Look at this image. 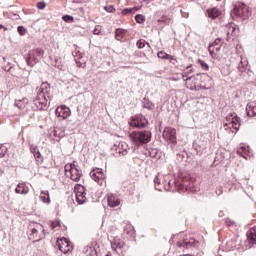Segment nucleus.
<instances>
[{
    "label": "nucleus",
    "instance_id": "nucleus-26",
    "mask_svg": "<svg viewBox=\"0 0 256 256\" xmlns=\"http://www.w3.org/2000/svg\"><path fill=\"white\" fill-rule=\"evenodd\" d=\"M142 107L144 109H149V111H153V109H155V104H152L149 99L144 98L142 101Z\"/></svg>",
    "mask_w": 256,
    "mask_h": 256
},
{
    "label": "nucleus",
    "instance_id": "nucleus-37",
    "mask_svg": "<svg viewBox=\"0 0 256 256\" xmlns=\"http://www.w3.org/2000/svg\"><path fill=\"white\" fill-rule=\"evenodd\" d=\"M136 45H137L138 49H143L145 47V45H147V47H149V43L145 42V40H143V39H140Z\"/></svg>",
    "mask_w": 256,
    "mask_h": 256
},
{
    "label": "nucleus",
    "instance_id": "nucleus-43",
    "mask_svg": "<svg viewBox=\"0 0 256 256\" xmlns=\"http://www.w3.org/2000/svg\"><path fill=\"white\" fill-rule=\"evenodd\" d=\"M105 11H107L108 13H115V7L113 5L106 6Z\"/></svg>",
    "mask_w": 256,
    "mask_h": 256
},
{
    "label": "nucleus",
    "instance_id": "nucleus-58",
    "mask_svg": "<svg viewBox=\"0 0 256 256\" xmlns=\"http://www.w3.org/2000/svg\"><path fill=\"white\" fill-rule=\"evenodd\" d=\"M217 1H221V0H217Z\"/></svg>",
    "mask_w": 256,
    "mask_h": 256
},
{
    "label": "nucleus",
    "instance_id": "nucleus-52",
    "mask_svg": "<svg viewBox=\"0 0 256 256\" xmlns=\"http://www.w3.org/2000/svg\"><path fill=\"white\" fill-rule=\"evenodd\" d=\"M219 49H221V46H215V47H214V50H215V51H219Z\"/></svg>",
    "mask_w": 256,
    "mask_h": 256
},
{
    "label": "nucleus",
    "instance_id": "nucleus-36",
    "mask_svg": "<svg viewBox=\"0 0 256 256\" xmlns=\"http://www.w3.org/2000/svg\"><path fill=\"white\" fill-rule=\"evenodd\" d=\"M7 155V146L0 144V159H3Z\"/></svg>",
    "mask_w": 256,
    "mask_h": 256
},
{
    "label": "nucleus",
    "instance_id": "nucleus-2",
    "mask_svg": "<svg viewBox=\"0 0 256 256\" xmlns=\"http://www.w3.org/2000/svg\"><path fill=\"white\" fill-rule=\"evenodd\" d=\"M51 86L47 82H43L38 89L37 96L34 99V105L39 111L43 110L44 107H47V97H49V89Z\"/></svg>",
    "mask_w": 256,
    "mask_h": 256
},
{
    "label": "nucleus",
    "instance_id": "nucleus-3",
    "mask_svg": "<svg viewBox=\"0 0 256 256\" xmlns=\"http://www.w3.org/2000/svg\"><path fill=\"white\" fill-rule=\"evenodd\" d=\"M241 127V118L236 114H230L226 117V122L223 125V129L228 133H237Z\"/></svg>",
    "mask_w": 256,
    "mask_h": 256
},
{
    "label": "nucleus",
    "instance_id": "nucleus-4",
    "mask_svg": "<svg viewBox=\"0 0 256 256\" xmlns=\"http://www.w3.org/2000/svg\"><path fill=\"white\" fill-rule=\"evenodd\" d=\"M130 140L134 145H146L151 141V132L149 131H134L130 134Z\"/></svg>",
    "mask_w": 256,
    "mask_h": 256
},
{
    "label": "nucleus",
    "instance_id": "nucleus-7",
    "mask_svg": "<svg viewBox=\"0 0 256 256\" xmlns=\"http://www.w3.org/2000/svg\"><path fill=\"white\" fill-rule=\"evenodd\" d=\"M45 229H43L42 225L37 224L36 227H34L29 235V239L33 240L34 242H39L41 239H45Z\"/></svg>",
    "mask_w": 256,
    "mask_h": 256
},
{
    "label": "nucleus",
    "instance_id": "nucleus-56",
    "mask_svg": "<svg viewBox=\"0 0 256 256\" xmlns=\"http://www.w3.org/2000/svg\"><path fill=\"white\" fill-rule=\"evenodd\" d=\"M0 29H3V25L0 24Z\"/></svg>",
    "mask_w": 256,
    "mask_h": 256
},
{
    "label": "nucleus",
    "instance_id": "nucleus-54",
    "mask_svg": "<svg viewBox=\"0 0 256 256\" xmlns=\"http://www.w3.org/2000/svg\"><path fill=\"white\" fill-rule=\"evenodd\" d=\"M52 229H55V223H52Z\"/></svg>",
    "mask_w": 256,
    "mask_h": 256
},
{
    "label": "nucleus",
    "instance_id": "nucleus-55",
    "mask_svg": "<svg viewBox=\"0 0 256 256\" xmlns=\"http://www.w3.org/2000/svg\"><path fill=\"white\" fill-rule=\"evenodd\" d=\"M184 256H193V255H191V254H185Z\"/></svg>",
    "mask_w": 256,
    "mask_h": 256
},
{
    "label": "nucleus",
    "instance_id": "nucleus-28",
    "mask_svg": "<svg viewBox=\"0 0 256 256\" xmlns=\"http://www.w3.org/2000/svg\"><path fill=\"white\" fill-rule=\"evenodd\" d=\"M248 65H249V62H247V60L242 59L238 64V71H240V73H245L247 71Z\"/></svg>",
    "mask_w": 256,
    "mask_h": 256
},
{
    "label": "nucleus",
    "instance_id": "nucleus-19",
    "mask_svg": "<svg viewBox=\"0 0 256 256\" xmlns=\"http://www.w3.org/2000/svg\"><path fill=\"white\" fill-rule=\"evenodd\" d=\"M207 15L210 19H217L221 15V10L217 7L207 9Z\"/></svg>",
    "mask_w": 256,
    "mask_h": 256
},
{
    "label": "nucleus",
    "instance_id": "nucleus-23",
    "mask_svg": "<svg viewBox=\"0 0 256 256\" xmlns=\"http://www.w3.org/2000/svg\"><path fill=\"white\" fill-rule=\"evenodd\" d=\"M40 200L42 201V203H46L47 205H49V203H51V198L49 197V191L42 190L40 193Z\"/></svg>",
    "mask_w": 256,
    "mask_h": 256
},
{
    "label": "nucleus",
    "instance_id": "nucleus-41",
    "mask_svg": "<svg viewBox=\"0 0 256 256\" xmlns=\"http://www.w3.org/2000/svg\"><path fill=\"white\" fill-rule=\"evenodd\" d=\"M170 21L171 20H169V18H165V17L158 19V23H161L162 25H167L169 24Z\"/></svg>",
    "mask_w": 256,
    "mask_h": 256
},
{
    "label": "nucleus",
    "instance_id": "nucleus-44",
    "mask_svg": "<svg viewBox=\"0 0 256 256\" xmlns=\"http://www.w3.org/2000/svg\"><path fill=\"white\" fill-rule=\"evenodd\" d=\"M149 156L155 159V157H157V149L149 150Z\"/></svg>",
    "mask_w": 256,
    "mask_h": 256
},
{
    "label": "nucleus",
    "instance_id": "nucleus-24",
    "mask_svg": "<svg viewBox=\"0 0 256 256\" xmlns=\"http://www.w3.org/2000/svg\"><path fill=\"white\" fill-rule=\"evenodd\" d=\"M121 204V201L117 199L114 195H109L108 196V205L109 207H119Z\"/></svg>",
    "mask_w": 256,
    "mask_h": 256
},
{
    "label": "nucleus",
    "instance_id": "nucleus-9",
    "mask_svg": "<svg viewBox=\"0 0 256 256\" xmlns=\"http://www.w3.org/2000/svg\"><path fill=\"white\" fill-rule=\"evenodd\" d=\"M74 192L78 205H83V203L87 201V193H85V187L81 184H76L74 187Z\"/></svg>",
    "mask_w": 256,
    "mask_h": 256
},
{
    "label": "nucleus",
    "instance_id": "nucleus-25",
    "mask_svg": "<svg viewBox=\"0 0 256 256\" xmlns=\"http://www.w3.org/2000/svg\"><path fill=\"white\" fill-rule=\"evenodd\" d=\"M247 238L250 241V243H252V245L256 244V228H251L247 232Z\"/></svg>",
    "mask_w": 256,
    "mask_h": 256
},
{
    "label": "nucleus",
    "instance_id": "nucleus-11",
    "mask_svg": "<svg viewBox=\"0 0 256 256\" xmlns=\"http://www.w3.org/2000/svg\"><path fill=\"white\" fill-rule=\"evenodd\" d=\"M177 131L175 128H165L162 137L168 141V143H172V145H177Z\"/></svg>",
    "mask_w": 256,
    "mask_h": 256
},
{
    "label": "nucleus",
    "instance_id": "nucleus-47",
    "mask_svg": "<svg viewBox=\"0 0 256 256\" xmlns=\"http://www.w3.org/2000/svg\"><path fill=\"white\" fill-rule=\"evenodd\" d=\"M34 157H35L36 161H38V163H39V161H41V152H39V150H38L36 153H34Z\"/></svg>",
    "mask_w": 256,
    "mask_h": 256
},
{
    "label": "nucleus",
    "instance_id": "nucleus-20",
    "mask_svg": "<svg viewBox=\"0 0 256 256\" xmlns=\"http://www.w3.org/2000/svg\"><path fill=\"white\" fill-rule=\"evenodd\" d=\"M124 245L125 242L120 238H114V240L111 242V248L113 249V251H117V249H123Z\"/></svg>",
    "mask_w": 256,
    "mask_h": 256
},
{
    "label": "nucleus",
    "instance_id": "nucleus-8",
    "mask_svg": "<svg viewBox=\"0 0 256 256\" xmlns=\"http://www.w3.org/2000/svg\"><path fill=\"white\" fill-rule=\"evenodd\" d=\"M234 14H236L237 17L247 19V17H249V7L243 2H237L234 5Z\"/></svg>",
    "mask_w": 256,
    "mask_h": 256
},
{
    "label": "nucleus",
    "instance_id": "nucleus-49",
    "mask_svg": "<svg viewBox=\"0 0 256 256\" xmlns=\"http://www.w3.org/2000/svg\"><path fill=\"white\" fill-rule=\"evenodd\" d=\"M226 225H228V227H233V225H235V221L233 220H226Z\"/></svg>",
    "mask_w": 256,
    "mask_h": 256
},
{
    "label": "nucleus",
    "instance_id": "nucleus-57",
    "mask_svg": "<svg viewBox=\"0 0 256 256\" xmlns=\"http://www.w3.org/2000/svg\"><path fill=\"white\" fill-rule=\"evenodd\" d=\"M170 60H173V58H172V59H170ZM170 63H173V61H170Z\"/></svg>",
    "mask_w": 256,
    "mask_h": 256
},
{
    "label": "nucleus",
    "instance_id": "nucleus-34",
    "mask_svg": "<svg viewBox=\"0 0 256 256\" xmlns=\"http://www.w3.org/2000/svg\"><path fill=\"white\" fill-rule=\"evenodd\" d=\"M227 37H229L230 35H235V31H236V29H235V24H229L228 26H227Z\"/></svg>",
    "mask_w": 256,
    "mask_h": 256
},
{
    "label": "nucleus",
    "instance_id": "nucleus-16",
    "mask_svg": "<svg viewBox=\"0 0 256 256\" xmlns=\"http://www.w3.org/2000/svg\"><path fill=\"white\" fill-rule=\"evenodd\" d=\"M199 245L198 241H195V239H190V240H180L177 242V247H185L186 249H189V247H197Z\"/></svg>",
    "mask_w": 256,
    "mask_h": 256
},
{
    "label": "nucleus",
    "instance_id": "nucleus-45",
    "mask_svg": "<svg viewBox=\"0 0 256 256\" xmlns=\"http://www.w3.org/2000/svg\"><path fill=\"white\" fill-rule=\"evenodd\" d=\"M30 151L33 155H35V153L39 151V148H37L35 145H30Z\"/></svg>",
    "mask_w": 256,
    "mask_h": 256
},
{
    "label": "nucleus",
    "instance_id": "nucleus-14",
    "mask_svg": "<svg viewBox=\"0 0 256 256\" xmlns=\"http://www.w3.org/2000/svg\"><path fill=\"white\" fill-rule=\"evenodd\" d=\"M56 117H59L60 119H69L71 117V109L65 105L58 106L56 108Z\"/></svg>",
    "mask_w": 256,
    "mask_h": 256
},
{
    "label": "nucleus",
    "instance_id": "nucleus-53",
    "mask_svg": "<svg viewBox=\"0 0 256 256\" xmlns=\"http://www.w3.org/2000/svg\"><path fill=\"white\" fill-rule=\"evenodd\" d=\"M14 17H16V19H19V15L17 14H14Z\"/></svg>",
    "mask_w": 256,
    "mask_h": 256
},
{
    "label": "nucleus",
    "instance_id": "nucleus-39",
    "mask_svg": "<svg viewBox=\"0 0 256 256\" xmlns=\"http://www.w3.org/2000/svg\"><path fill=\"white\" fill-rule=\"evenodd\" d=\"M198 63H199V65H201V67L204 71H209V64L205 63V61L199 60Z\"/></svg>",
    "mask_w": 256,
    "mask_h": 256
},
{
    "label": "nucleus",
    "instance_id": "nucleus-35",
    "mask_svg": "<svg viewBox=\"0 0 256 256\" xmlns=\"http://www.w3.org/2000/svg\"><path fill=\"white\" fill-rule=\"evenodd\" d=\"M138 11L137 7L134 8H125L122 10V15H129L131 13H136Z\"/></svg>",
    "mask_w": 256,
    "mask_h": 256
},
{
    "label": "nucleus",
    "instance_id": "nucleus-12",
    "mask_svg": "<svg viewBox=\"0 0 256 256\" xmlns=\"http://www.w3.org/2000/svg\"><path fill=\"white\" fill-rule=\"evenodd\" d=\"M90 177L98 183V185H103L105 183V173H103V170L101 168H96L90 172Z\"/></svg>",
    "mask_w": 256,
    "mask_h": 256
},
{
    "label": "nucleus",
    "instance_id": "nucleus-22",
    "mask_svg": "<svg viewBox=\"0 0 256 256\" xmlns=\"http://www.w3.org/2000/svg\"><path fill=\"white\" fill-rule=\"evenodd\" d=\"M163 179H165V177L161 174H158L155 176L154 178V185H155V189L156 191H162L161 189V183H163Z\"/></svg>",
    "mask_w": 256,
    "mask_h": 256
},
{
    "label": "nucleus",
    "instance_id": "nucleus-50",
    "mask_svg": "<svg viewBox=\"0 0 256 256\" xmlns=\"http://www.w3.org/2000/svg\"><path fill=\"white\" fill-rule=\"evenodd\" d=\"M228 247H230V249H233L235 247V241L231 240L227 242Z\"/></svg>",
    "mask_w": 256,
    "mask_h": 256
},
{
    "label": "nucleus",
    "instance_id": "nucleus-21",
    "mask_svg": "<svg viewBox=\"0 0 256 256\" xmlns=\"http://www.w3.org/2000/svg\"><path fill=\"white\" fill-rule=\"evenodd\" d=\"M131 151V148H129V145H127V143L125 142H122L120 145H119V148H118V153H120V155H129V152Z\"/></svg>",
    "mask_w": 256,
    "mask_h": 256
},
{
    "label": "nucleus",
    "instance_id": "nucleus-40",
    "mask_svg": "<svg viewBox=\"0 0 256 256\" xmlns=\"http://www.w3.org/2000/svg\"><path fill=\"white\" fill-rule=\"evenodd\" d=\"M63 21H65V23H73V16L70 15H64L62 17Z\"/></svg>",
    "mask_w": 256,
    "mask_h": 256
},
{
    "label": "nucleus",
    "instance_id": "nucleus-46",
    "mask_svg": "<svg viewBox=\"0 0 256 256\" xmlns=\"http://www.w3.org/2000/svg\"><path fill=\"white\" fill-rule=\"evenodd\" d=\"M94 35H101V26H96L93 30Z\"/></svg>",
    "mask_w": 256,
    "mask_h": 256
},
{
    "label": "nucleus",
    "instance_id": "nucleus-15",
    "mask_svg": "<svg viewBox=\"0 0 256 256\" xmlns=\"http://www.w3.org/2000/svg\"><path fill=\"white\" fill-rule=\"evenodd\" d=\"M57 246L61 253H69V251L73 249V247L71 246V242H69L67 238H62L60 242L57 241Z\"/></svg>",
    "mask_w": 256,
    "mask_h": 256
},
{
    "label": "nucleus",
    "instance_id": "nucleus-6",
    "mask_svg": "<svg viewBox=\"0 0 256 256\" xmlns=\"http://www.w3.org/2000/svg\"><path fill=\"white\" fill-rule=\"evenodd\" d=\"M65 171L66 173H69L70 179L76 182H79L81 179V175H83V171H81V168L79 167V165L75 164V162L70 165H66Z\"/></svg>",
    "mask_w": 256,
    "mask_h": 256
},
{
    "label": "nucleus",
    "instance_id": "nucleus-30",
    "mask_svg": "<svg viewBox=\"0 0 256 256\" xmlns=\"http://www.w3.org/2000/svg\"><path fill=\"white\" fill-rule=\"evenodd\" d=\"M194 69L193 66H188L182 73V78L185 81V79H187L188 77H191V73H194Z\"/></svg>",
    "mask_w": 256,
    "mask_h": 256
},
{
    "label": "nucleus",
    "instance_id": "nucleus-10",
    "mask_svg": "<svg viewBox=\"0 0 256 256\" xmlns=\"http://www.w3.org/2000/svg\"><path fill=\"white\" fill-rule=\"evenodd\" d=\"M185 187H187V184H182L179 179H174L173 183L169 181L167 185H164L165 191H172V193H175V191H183Z\"/></svg>",
    "mask_w": 256,
    "mask_h": 256
},
{
    "label": "nucleus",
    "instance_id": "nucleus-33",
    "mask_svg": "<svg viewBox=\"0 0 256 256\" xmlns=\"http://www.w3.org/2000/svg\"><path fill=\"white\" fill-rule=\"evenodd\" d=\"M157 57L159 59H173V57L171 55L167 54V52H165V51H159L157 53Z\"/></svg>",
    "mask_w": 256,
    "mask_h": 256
},
{
    "label": "nucleus",
    "instance_id": "nucleus-27",
    "mask_svg": "<svg viewBox=\"0 0 256 256\" xmlns=\"http://www.w3.org/2000/svg\"><path fill=\"white\" fill-rule=\"evenodd\" d=\"M27 103H29V100L27 98H23L21 100H16L14 105L15 107H18V109H23L26 107Z\"/></svg>",
    "mask_w": 256,
    "mask_h": 256
},
{
    "label": "nucleus",
    "instance_id": "nucleus-18",
    "mask_svg": "<svg viewBox=\"0 0 256 256\" xmlns=\"http://www.w3.org/2000/svg\"><path fill=\"white\" fill-rule=\"evenodd\" d=\"M15 193L20 195H27L29 193V187L26 183H19L15 189Z\"/></svg>",
    "mask_w": 256,
    "mask_h": 256
},
{
    "label": "nucleus",
    "instance_id": "nucleus-29",
    "mask_svg": "<svg viewBox=\"0 0 256 256\" xmlns=\"http://www.w3.org/2000/svg\"><path fill=\"white\" fill-rule=\"evenodd\" d=\"M219 43H221V39L217 38L209 47L208 51L211 56H213V53H215V47L219 46Z\"/></svg>",
    "mask_w": 256,
    "mask_h": 256
},
{
    "label": "nucleus",
    "instance_id": "nucleus-38",
    "mask_svg": "<svg viewBox=\"0 0 256 256\" xmlns=\"http://www.w3.org/2000/svg\"><path fill=\"white\" fill-rule=\"evenodd\" d=\"M135 21L136 23H145V16L141 15V14H137L135 16Z\"/></svg>",
    "mask_w": 256,
    "mask_h": 256
},
{
    "label": "nucleus",
    "instance_id": "nucleus-31",
    "mask_svg": "<svg viewBox=\"0 0 256 256\" xmlns=\"http://www.w3.org/2000/svg\"><path fill=\"white\" fill-rule=\"evenodd\" d=\"M84 253H86V256H98L95 247L91 246H87L86 248H84Z\"/></svg>",
    "mask_w": 256,
    "mask_h": 256
},
{
    "label": "nucleus",
    "instance_id": "nucleus-5",
    "mask_svg": "<svg viewBox=\"0 0 256 256\" xmlns=\"http://www.w3.org/2000/svg\"><path fill=\"white\" fill-rule=\"evenodd\" d=\"M43 55H45L43 49L36 48L31 50L28 53V57L26 58L27 65L33 67L36 63H39V61L43 59Z\"/></svg>",
    "mask_w": 256,
    "mask_h": 256
},
{
    "label": "nucleus",
    "instance_id": "nucleus-17",
    "mask_svg": "<svg viewBox=\"0 0 256 256\" xmlns=\"http://www.w3.org/2000/svg\"><path fill=\"white\" fill-rule=\"evenodd\" d=\"M246 113L248 117H256V102H250L247 104Z\"/></svg>",
    "mask_w": 256,
    "mask_h": 256
},
{
    "label": "nucleus",
    "instance_id": "nucleus-32",
    "mask_svg": "<svg viewBox=\"0 0 256 256\" xmlns=\"http://www.w3.org/2000/svg\"><path fill=\"white\" fill-rule=\"evenodd\" d=\"M126 33H127V30L118 28V29H116V35H115V37H116V39H117L118 41H121V39H123V37H125V34H126Z\"/></svg>",
    "mask_w": 256,
    "mask_h": 256
},
{
    "label": "nucleus",
    "instance_id": "nucleus-48",
    "mask_svg": "<svg viewBox=\"0 0 256 256\" xmlns=\"http://www.w3.org/2000/svg\"><path fill=\"white\" fill-rule=\"evenodd\" d=\"M47 4H45V2H38L37 3V7L38 9H45Z\"/></svg>",
    "mask_w": 256,
    "mask_h": 256
},
{
    "label": "nucleus",
    "instance_id": "nucleus-13",
    "mask_svg": "<svg viewBox=\"0 0 256 256\" xmlns=\"http://www.w3.org/2000/svg\"><path fill=\"white\" fill-rule=\"evenodd\" d=\"M131 127H137L138 129H143L147 125V119L143 115H136L130 121Z\"/></svg>",
    "mask_w": 256,
    "mask_h": 256
},
{
    "label": "nucleus",
    "instance_id": "nucleus-42",
    "mask_svg": "<svg viewBox=\"0 0 256 256\" xmlns=\"http://www.w3.org/2000/svg\"><path fill=\"white\" fill-rule=\"evenodd\" d=\"M17 31L19 35H25V33H27V30L23 26H18Z\"/></svg>",
    "mask_w": 256,
    "mask_h": 256
},
{
    "label": "nucleus",
    "instance_id": "nucleus-51",
    "mask_svg": "<svg viewBox=\"0 0 256 256\" xmlns=\"http://www.w3.org/2000/svg\"><path fill=\"white\" fill-rule=\"evenodd\" d=\"M238 153H247V148L246 147H240L239 149H238Z\"/></svg>",
    "mask_w": 256,
    "mask_h": 256
},
{
    "label": "nucleus",
    "instance_id": "nucleus-1",
    "mask_svg": "<svg viewBox=\"0 0 256 256\" xmlns=\"http://www.w3.org/2000/svg\"><path fill=\"white\" fill-rule=\"evenodd\" d=\"M187 84L192 83L190 89H211L213 86V79L207 73H198L185 79Z\"/></svg>",
    "mask_w": 256,
    "mask_h": 256
}]
</instances>
